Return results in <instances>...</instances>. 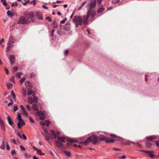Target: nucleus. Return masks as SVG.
I'll return each instance as SVG.
<instances>
[{
  "mask_svg": "<svg viewBox=\"0 0 159 159\" xmlns=\"http://www.w3.org/2000/svg\"><path fill=\"white\" fill-rule=\"evenodd\" d=\"M34 94H33L31 96H29L28 99V102L30 104H32L33 102H38V98L35 96Z\"/></svg>",
  "mask_w": 159,
  "mask_h": 159,
  "instance_id": "nucleus-7",
  "label": "nucleus"
},
{
  "mask_svg": "<svg viewBox=\"0 0 159 159\" xmlns=\"http://www.w3.org/2000/svg\"><path fill=\"white\" fill-rule=\"evenodd\" d=\"M1 2L4 6L6 7L7 6V4L6 3V0H1Z\"/></svg>",
  "mask_w": 159,
  "mask_h": 159,
  "instance_id": "nucleus-33",
  "label": "nucleus"
},
{
  "mask_svg": "<svg viewBox=\"0 0 159 159\" xmlns=\"http://www.w3.org/2000/svg\"><path fill=\"white\" fill-rule=\"evenodd\" d=\"M90 2L88 4V6L89 7L87 12H89L90 10H94V8L95 7L97 0H89Z\"/></svg>",
  "mask_w": 159,
  "mask_h": 159,
  "instance_id": "nucleus-4",
  "label": "nucleus"
},
{
  "mask_svg": "<svg viewBox=\"0 0 159 159\" xmlns=\"http://www.w3.org/2000/svg\"><path fill=\"white\" fill-rule=\"evenodd\" d=\"M7 86L8 89H10L12 88V85L11 84L7 83Z\"/></svg>",
  "mask_w": 159,
  "mask_h": 159,
  "instance_id": "nucleus-35",
  "label": "nucleus"
},
{
  "mask_svg": "<svg viewBox=\"0 0 159 159\" xmlns=\"http://www.w3.org/2000/svg\"><path fill=\"white\" fill-rule=\"evenodd\" d=\"M89 18V12L87 11V16H86L84 15L82 19V22L84 25H86L88 24V20Z\"/></svg>",
  "mask_w": 159,
  "mask_h": 159,
  "instance_id": "nucleus-8",
  "label": "nucleus"
},
{
  "mask_svg": "<svg viewBox=\"0 0 159 159\" xmlns=\"http://www.w3.org/2000/svg\"><path fill=\"white\" fill-rule=\"evenodd\" d=\"M33 94H34V92L32 90H31L30 89H28L27 91V95L29 96H30L31 95H33Z\"/></svg>",
  "mask_w": 159,
  "mask_h": 159,
  "instance_id": "nucleus-21",
  "label": "nucleus"
},
{
  "mask_svg": "<svg viewBox=\"0 0 159 159\" xmlns=\"http://www.w3.org/2000/svg\"><path fill=\"white\" fill-rule=\"evenodd\" d=\"M29 119L30 121L32 123H34V120H33V119L31 118V116H29Z\"/></svg>",
  "mask_w": 159,
  "mask_h": 159,
  "instance_id": "nucleus-47",
  "label": "nucleus"
},
{
  "mask_svg": "<svg viewBox=\"0 0 159 159\" xmlns=\"http://www.w3.org/2000/svg\"><path fill=\"white\" fill-rule=\"evenodd\" d=\"M21 114L20 113H19L18 114V119L19 121H24L22 119L21 117Z\"/></svg>",
  "mask_w": 159,
  "mask_h": 159,
  "instance_id": "nucleus-30",
  "label": "nucleus"
},
{
  "mask_svg": "<svg viewBox=\"0 0 159 159\" xmlns=\"http://www.w3.org/2000/svg\"><path fill=\"white\" fill-rule=\"evenodd\" d=\"M33 148L34 150H35L40 155H43L45 154L44 153L42 152L41 151L40 149H39L35 147H33Z\"/></svg>",
  "mask_w": 159,
  "mask_h": 159,
  "instance_id": "nucleus-12",
  "label": "nucleus"
},
{
  "mask_svg": "<svg viewBox=\"0 0 159 159\" xmlns=\"http://www.w3.org/2000/svg\"><path fill=\"white\" fill-rule=\"evenodd\" d=\"M104 10V8L103 7H101L99 8L98 12V13L101 12L103 11Z\"/></svg>",
  "mask_w": 159,
  "mask_h": 159,
  "instance_id": "nucleus-36",
  "label": "nucleus"
},
{
  "mask_svg": "<svg viewBox=\"0 0 159 159\" xmlns=\"http://www.w3.org/2000/svg\"><path fill=\"white\" fill-rule=\"evenodd\" d=\"M10 44V41H9L8 42L7 44L9 45L6 48V52H8L10 50V49L11 48V46H10L9 45Z\"/></svg>",
  "mask_w": 159,
  "mask_h": 159,
  "instance_id": "nucleus-26",
  "label": "nucleus"
},
{
  "mask_svg": "<svg viewBox=\"0 0 159 159\" xmlns=\"http://www.w3.org/2000/svg\"><path fill=\"white\" fill-rule=\"evenodd\" d=\"M145 145L148 148H150L151 147L152 145V144L149 142H147L145 143Z\"/></svg>",
  "mask_w": 159,
  "mask_h": 159,
  "instance_id": "nucleus-28",
  "label": "nucleus"
},
{
  "mask_svg": "<svg viewBox=\"0 0 159 159\" xmlns=\"http://www.w3.org/2000/svg\"><path fill=\"white\" fill-rule=\"evenodd\" d=\"M29 20L27 19L23 16H20L19 19L18 24H19L25 25L27 24L29 22Z\"/></svg>",
  "mask_w": 159,
  "mask_h": 159,
  "instance_id": "nucleus-5",
  "label": "nucleus"
},
{
  "mask_svg": "<svg viewBox=\"0 0 159 159\" xmlns=\"http://www.w3.org/2000/svg\"><path fill=\"white\" fill-rule=\"evenodd\" d=\"M101 136L99 138V139L100 141H105L107 143H113L116 140H120V138L119 137H117L116 135L111 134L110 136L112 138H116V139H109L108 138L106 137L103 136V135H100Z\"/></svg>",
  "mask_w": 159,
  "mask_h": 159,
  "instance_id": "nucleus-2",
  "label": "nucleus"
},
{
  "mask_svg": "<svg viewBox=\"0 0 159 159\" xmlns=\"http://www.w3.org/2000/svg\"><path fill=\"white\" fill-rule=\"evenodd\" d=\"M5 71L6 72V73L7 75H8L9 74V71L6 68H5Z\"/></svg>",
  "mask_w": 159,
  "mask_h": 159,
  "instance_id": "nucleus-60",
  "label": "nucleus"
},
{
  "mask_svg": "<svg viewBox=\"0 0 159 159\" xmlns=\"http://www.w3.org/2000/svg\"><path fill=\"white\" fill-rule=\"evenodd\" d=\"M25 156V157H30V155H29L27 153H25L24 154Z\"/></svg>",
  "mask_w": 159,
  "mask_h": 159,
  "instance_id": "nucleus-58",
  "label": "nucleus"
},
{
  "mask_svg": "<svg viewBox=\"0 0 159 159\" xmlns=\"http://www.w3.org/2000/svg\"><path fill=\"white\" fill-rule=\"evenodd\" d=\"M57 139L58 141H56L55 142L56 146L59 148H61L63 146V143L65 142L66 141L70 143L76 142L75 139H72L65 136L58 137Z\"/></svg>",
  "mask_w": 159,
  "mask_h": 159,
  "instance_id": "nucleus-1",
  "label": "nucleus"
},
{
  "mask_svg": "<svg viewBox=\"0 0 159 159\" xmlns=\"http://www.w3.org/2000/svg\"><path fill=\"white\" fill-rule=\"evenodd\" d=\"M21 112L23 115L26 116H28V113L27 111H25V109L21 111Z\"/></svg>",
  "mask_w": 159,
  "mask_h": 159,
  "instance_id": "nucleus-29",
  "label": "nucleus"
},
{
  "mask_svg": "<svg viewBox=\"0 0 159 159\" xmlns=\"http://www.w3.org/2000/svg\"><path fill=\"white\" fill-rule=\"evenodd\" d=\"M119 1L120 0H113L112 1V2L113 4L115 5L119 3Z\"/></svg>",
  "mask_w": 159,
  "mask_h": 159,
  "instance_id": "nucleus-32",
  "label": "nucleus"
},
{
  "mask_svg": "<svg viewBox=\"0 0 159 159\" xmlns=\"http://www.w3.org/2000/svg\"><path fill=\"white\" fill-rule=\"evenodd\" d=\"M35 75H36L35 73H32L30 75V77L31 78L34 77L35 76Z\"/></svg>",
  "mask_w": 159,
  "mask_h": 159,
  "instance_id": "nucleus-46",
  "label": "nucleus"
},
{
  "mask_svg": "<svg viewBox=\"0 0 159 159\" xmlns=\"http://www.w3.org/2000/svg\"><path fill=\"white\" fill-rule=\"evenodd\" d=\"M40 124L43 126L45 125V121L44 122H43V121L41 122Z\"/></svg>",
  "mask_w": 159,
  "mask_h": 159,
  "instance_id": "nucleus-59",
  "label": "nucleus"
},
{
  "mask_svg": "<svg viewBox=\"0 0 159 159\" xmlns=\"http://www.w3.org/2000/svg\"><path fill=\"white\" fill-rule=\"evenodd\" d=\"M50 131L52 134L54 136L55 138L57 137V136L59 135L60 134V132L58 131H57L55 132L54 130L51 129Z\"/></svg>",
  "mask_w": 159,
  "mask_h": 159,
  "instance_id": "nucleus-9",
  "label": "nucleus"
},
{
  "mask_svg": "<svg viewBox=\"0 0 159 159\" xmlns=\"http://www.w3.org/2000/svg\"><path fill=\"white\" fill-rule=\"evenodd\" d=\"M11 93L12 95V97L14 100L15 101H16V95H15V93L14 92V91L13 90H12L11 91Z\"/></svg>",
  "mask_w": 159,
  "mask_h": 159,
  "instance_id": "nucleus-34",
  "label": "nucleus"
},
{
  "mask_svg": "<svg viewBox=\"0 0 159 159\" xmlns=\"http://www.w3.org/2000/svg\"><path fill=\"white\" fill-rule=\"evenodd\" d=\"M32 4L34 6L36 5V2H35V0H33L30 3V4Z\"/></svg>",
  "mask_w": 159,
  "mask_h": 159,
  "instance_id": "nucleus-51",
  "label": "nucleus"
},
{
  "mask_svg": "<svg viewBox=\"0 0 159 159\" xmlns=\"http://www.w3.org/2000/svg\"><path fill=\"white\" fill-rule=\"evenodd\" d=\"M100 137H98L97 136L93 135L88 138L84 142H81V143H84L85 145H87L89 143L92 142L93 143L95 144L97 142L98 138L100 140V139H99Z\"/></svg>",
  "mask_w": 159,
  "mask_h": 159,
  "instance_id": "nucleus-3",
  "label": "nucleus"
},
{
  "mask_svg": "<svg viewBox=\"0 0 159 159\" xmlns=\"http://www.w3.org/2000/svg\"><path fill=\"white\" fill-rule=\"evenodd\" d=\"M36 114L38 115L39 116H43L44 114V113L43 111H40L37 112Z\"/></svg>",
  "mask_w": 159,
  "mask_h": 159,
  "instance_id": "nucleus-27",
  "label": "nucleus"
},
{
  "mask_svg": "<svg viewBox=\"0 0 159 159\" xmlns=\"http://www.w3.org/2000/svg\"><path fill=\"white\" fill-rule=\"evenodd\" d=\"M4 42V39H2L1 40H0V44L1 45L2 43H3Z\"/></svg>",
  "mask_w": 159,
  "mask_h": 159,
  "instance_id": "nucleus-62",
  "label": "nucleus"
},
{
  "mask_svg": "<svg viewBox=\"0 0 159 159\" xmlns=\"http://www.w3.org/2000/svg\"><path fill=\"white\" fill-rule=\"evenodd\" d=\"M32 108L34 111H36L38 110L37 105L35 104H34L32 106Z\"/></svg>",
  "mask_w": 159,
  "mask_h": 159,
  "instance_id": "nucleus-23",
  "label": "nucleus"
},
{
  "mask_svg": "<svg viewBox=\"0 0 159 159\" xmlns=\"http://www.w3.org/2000/svg\"><path fill=\"white\" fill-rule=\"evenodd\" d=\"M89 17L90 15H91V17L92 18H93L95 16L96 14L95 11L94 10H92L91 11L90 10V11L89 12Z\"/></svg>",
  "mask_w": 159,
  "mask_h": 159,
  "instance_id": "nucleus-14",
  "label": "nucleus"
},
{
  "mask_svg": "<svg viewBox=\"0 0 159 159\" xmlns=\"http://www.w3.org/2000/svg\"><path fill=\"white\" fill-rule=\"evenodd\" d=\"M22 139H24V140H26V139H27V138H26V136L24 134H22Z\"/></svg>",
  "mask_w": 159,
  "mask_h": 159,
  "instance_id": "nucleus-56",
  "label": "nucleus"
},
{
  "mask_svg": "<svg viewBox=\"0 0 159 159\" xmlns=\"http://www.w3.org/2000/svg\"><path fill=\"white\" fill-rule=\"evenodd\" d=\"M0 148L3 150H4L5 149V143H2V145H1V146L0 147Z\"/></svg>",
  "mask_w": 159,
  "mask_h": 159,
  "instance_id": "nucleus-37",
  "label": "nucleus"
},
{
  "mask_svg": "<svg viewBox=\"0 0 159 159\" xmlns=\"http://www.w3.org/2000/svg\"><path fill=\"white\" fill-rule=\"evenodd\" d=\"M44 136H45V139L47 140L48 141L50 139V135L49 134H45V135H44Z\"/></svg>",
  "mask_w": 159,
  "mask_h": 159,
  "instance_id": "nucleus-25",
  "label": "nucleus"
},
{
  "mask_svg": "<svg viewBox=\"0 0 159 159\" xmlns=\"http://www.w3.org/2000/svg\"><path fill=\"white\" fill-rule=\"evenodd\" d=\"M26 78L25 77H23L20 80V84H22L24 81H25V80Z\"/></svg>",
  "mask_w": 159,
  "mask_h": 159,
  "instance_id": "nucleus-41",
  "label": "nucleus"
},
{
  "mask_svg": "<svg viewBox=\"0 0 159 159\" xmlns=\"http://www.w3.org/2000/svg\"><path fill=\"white\" fill-rule=\"evenodd\" d=\"M33 17V15L32 13H29V19H32Z\"/></svg>",
  "mask_w": 159,
  "mask_h": 159,
  "instance_id": "nucleus-43",
  "label": "nucleus"
},
{
  "mask_svg": "<svg viewBox=\"0 0 159 159\" xmlns=\"http://www.w3.org/2000/svg\"><path fill=\"white\" fill-rule=\"evenodd\" d=\"M20 148L21 150L22 151H24L25 150V148L22 145L20 146Z\"/></svg>",
  "mask_w": 159,
  "mask_h": 159,
  "instance_id": "nucleus-42",
  "label": "nucleus"
},
{
  "mask_svg": "<svg viewBox=\"0 0 159 159\" xmlns=\"http://www.w3.org/2000/svg\"><path fill=\"white\" fill-rule=\"evenodd\" d=\"M9 59L11 64L14 63L15 60V57L14 55H10V56Z\"/></svg>",
  "mask_w": 159,
  "mask_h": 159,
  "instance_id": "nucleus-13",
  "label": "nucleus"
},
{
  "mask_svg": "<svg viewBox=\"0 0 159 159\" xmlns=\"http://www.w3.org/2000/svg\"><path fill=\"white\" fill-rule=\"evenodd\" d=\"M157 136L155 135L150 136L146 137V138L147 140L152 141L153 139L156 138Z\"/></svg>",
  "mask_w": 159,
  "mask_h": 159,
  "instance_id": "nucleus-16",
  "label": "nucleus"
},
{
  "mask_svg": "<svg viewBox=\"0 0 159 159\" xmlns=\"http://www.w3.org/2000/svg\"><path fill=\"white\" fill-rule=\"evenodd\" d=\"M102 0H97V1L98 3V4L100 5L101 4Z\"/></svg>",
  "mask_w": 159,
  "mask_h": 159,
  "instance_id": "nucleus-63",
  "label": "nucleus"
},
{
  "mask_svg": "<svg viewBox=\"0 0 159 159\" xmlns=\"http://www.w3.org/2000/svg\"><path fill=\"white\" fill-rule=\"evenodd\" d=\"M36 16L38 18L39 20H43V18L42 17V16L41 14L39 12H36Z\"/></svg>",
  "mask_w": 159,
  "mask_h": 159,
  "instance_id": "nucleus-18",
  "label": "nucleus"
},
{
  "mask_svg": "<svg viewBox=\"0 0 159 159\" xmlns=\"http://www.w3.org/2000/svg\"><path fill=\"white\" fill-rule=\"evenodd\" d=\"M7 14L8 16L9 17H11L14 15V14L11 11H8L7 12Z\"/></svg>",
  "mask_w": 159,
  "mask_h": 159,
  "instance_id": "nucleus-22",
  "label": "nucleus"
},
{
  "mask_svg": "<svg viewBox=\"0 0 159 159\" xmlns=\"http://www.w3.org/2000/svg\"><path fill=\"white\" fill-rule=\"evenodd\" d=\"M11 141H12L15 144H16V142L15 139H11Z\"/></svg>",
  "mask_w": 159,
  "mask_h": 159,
  "instance_id": "nucleus-57",
  "label": "nucleus"
},
{
  "mask_svg": "<svg viewBox=\"0 0 159 159\" xmlns=\"http://www.w3.org/2000/svg\"><path fill=\"white\" fill-rule=\"evenodd\" d=\"M22 93L23 94V96L24 97H25L27 95V91L26 89L24 87L22 88Z\"/></svg>",
  "mask_w": 159,
  "mask_h": 159,
  "instance_id": "nucleus-20",
  "label": "nucleus"
},
{
  "mask_svg": "<svg viewBox=\"0 0 159 159\" xmlns=\"http://www.w3.org/2000/svg\"><path fill=\"white\" fill-rule=\"evenodd\" d=\"M25 85L28 89H30L32 87V84L31 83L28 81H26L25 82Z\"/></svg>",
  "mask_w": 159,
  "mask_h": 159,
  "instance_id": "nucleus-11",
  "label": "nucleus"
},
{
  "mask_svg": "<svg viewBox=\"0 0 159 159\" xmlns=\"http://www.w3.org/2000/svg\"><path fill=\"white\" fill-rule=\"evenodd\" d=\"M39 116L40 119L42 120H44V119L45 118L44 117V116Z\"/></svg>",
  "mask_w": 159,
  "mask_h": 159,
  "instance_id": "nucleus-55",
  "label": "nucleus"
},
{
  "mask_svg": "<svg viewBox=\"0 0 159 159\" xmlns=\"http://www.w3.org/2000/svg\"><path fill=\"white\" fill-rule=\"evenodd\" d=\"M131 143H133V144H134V142H131L130 141H128L126 142V144H127V145H130Z\"/></svg>",
  "mask_w": 159,
  "mask_h": 159,
  "instance_id": "nucleus-44",
  "label": "nucleus"
},
{
  "mask_svg": "<svg viewBox=\"0 0 159 159\" xmlns=\"http://www.w3.org/2000/svg\"><path fill=\"white\" fill-rule=\"evenodd\" d=\"M25 125V123L24 121H20L17 123V125L18 128L20 129L21 126H23Z\"/></svg>",
  "mask_w": 159,
  "mask_h": 159,
  "instance_id": "nucleus-15",
  "label": "nucleus"
},
{
  "mask_svg": "<svg viewBox=\"0 0 159 159\" xmlns=\"http://www.w3.org/2000/svg\"><path fill=\"white\" fill-rule=\"evenodd\" d=\"M18 69V68L16 66H15L13 68V71L14 72H15Z\"/></svg>",
  "mask_w": 159,
  "mask_h": 159,
  "instance_id": "nucleus-50",
  "label": "nucleus"
},
{
  "mask_svg": "<svg viewBox=\"0 0 159 159\" xmlns=\"http://www.w3.org/2000/svg\"><path fill=\"white\" fill-rule=\"evenodd\" d=\"M14 76H12L11 78L10 79L11 81H12V82L14 83Z\"/></svg>",
  "mask_w": 159,
  "mask_h": 159,
  "instance_id": "nucleus-61",
  "label": "nucleus"
},
{
  "mask_svg": "<svg viewBox=\"0 0 159 159\" xmlns=\"http://www.w3.org/2000/svg\"><path fill=\"white\" fill-rule=\"evenodd\" d=\"M148 154L151 158H153L154 157V152L153 151H149V152H148Z\"/></svg>",
  "mask_w": 159,
  "mask_h": 159,
  "instance_id": "nucleus-24",
  "label": "nucleus"
},
{
  "mask_svg": "<svg viewBox=\"0 0 159 159\" xmlns=\"http://www.w3.org/2000/svg\"><path fill=\"white\" fill-rule=\"evenodd\" d=\"M7 120L9 124L10 125H12L13 124V122L12 120L11 119L10 117L8 115L7 118Z\"/></svg>",
  "mask_w": 159,
  "mask_h": 159,
  "instance_id": "nucleus-17",
  "label": "nucleus"
},
{
  "mask_svg": "<svg viewBox=\"0 0 159 159\" xmlns=\"http://www.w3.org/2000/svg\"><path fill=\"white\" fill-rule=\"evenodd\" d=\"M50 124V122L48 120H45V125H46L48 127Z\"/></svg>",
  "mask_w": 159,
  "mask_h": 159,
  "instance_id": "nucleus-40",
  "label": "nucleus"
},
{
  "mask_svg": "<svg viewBox=\"0 0 159 159\" xmlns=\"http://www.w3.org/2000/svg\"><path fill=\"white\" fill-rule=\"evenodd\" d=\"M73 21L76 24V27L77 25H81L82 24V19L80 16H75L73 18Z\"/></svg>",
  "mask_w": 159,
  "mask_h": 159,
  "instance_id": "nucleus-6",
  "label": "nucleus"
},
{
  "mask_svg": "<svg viewBox=\"0 0 159 159\" xmlns=\"http://www.w3.org/2000/svg\"><path fill=\"white\" fill-rule=\"evenodd\" d=\"M6 146H7V149L8 150H9L10 149V147H9V146L8 143L7 142L6 143Z\"/></svg>",
  "mask_w": 159,
  "mask_h": 159,
  "instance_id": "nucleus-54",
  "label": "nucleus"
},
{
  "mask_svg": "<svg viewBox=\"0 0 159 159\" xmlns=\"http://www.w3.org/2000/svg\"><path fill=\"white\" fill-rule=\"evenodd\" d=\"M70 29V25L69 24H66L64 27L63 29L66 31H69Z\"/></svg>",
  "mask_w": 159,
  "mask_h": 159,
  "instance_id": "nucleus-19",
  "label": "nucleus"
},
{
  "mask_svg": "<svg viewBox=\"0 0 159 159\" xmlns=\"http://www.w3.org/2000/svg\"><path fill=\"white\" fill-rule=\"evenodd\" d=\"M54 31L55 30L54 29H53L52 30L50 34V35L51 37H53V36Z\"/></svg>",
  "mask_w": 159,
  "mask_h": 159,
  "instance_id": "nucleus-45",
  "label": "nucleus"
},
{
  "mask_svg": "<svg viewBox=\"0 0 159 159\" xmlns=\"http://www.w3.org/2000/svg\"><path fill=\"white\" fill-rule=\"evenodd\" d=\"M18 109V107L17 106H15L13 108V110L14 111H16Z\"/></svg>",
  "mask_w": 159,
  "mask_h": 159,
  "instance_id": "nucleus-52",
  "label": "nucleus"
},
{
  "mask_svg": "<svg viewBox=\"0 0 159 159\" xmlns=\"http://www.w3.org/2000/svg\"><path fill=\"white\" fill-rule=\"evenodd\" d=\"M0 126H1L2 129L4 130H5L6 129V127L5 125L4 124L3 121V120H2L1 117H0Z\"/></svg>",
  "mask_w": 159,
  "mask_h": 159,
  "instance_id": "nucleus-10",
  "label": "nucleus"
},
{
  "mask_svg": "<svg viewBox=\"0 0 159 159\" xmlns=\"http://www.w3.org/2000/svg\"><path fill=\"white\" fill-rule=\"evenodd\" d=\"M26 107H27V109H28V110L29 111L30 110V106L29 105H27Z\"/></svg>",
  "mask_w": 159,
  "mask_h": 159,
  "instance_id": "nucleus-64",
  "label": "nucleus"
},
{
  "mask_svg": "<svg viewBox=\"0 0 159 159\" xmlns=\"http://www.w3.org/2000/svg\"><path fill=\"white\" fill-rule=\"evenodd\" d=\"M22 74V73L21 72H18L17 73V74H16V77L18 78H20V77H21V75Z\"/></svg>",
  "mask_w": 159,
  "mask_h": 159,
  "instance_id": "nucleus-38",
  "label": "nucleus"
},
{
  "mask_svg": "<svg viewBox=\"0 0 159 159\" xmlns=\"http://www.w3.org/2000/svg\"><path fill=\"white\" fill-rule=\"evenodd\" d=\"M64 152L65 153V154L67 156V157H70V152L65 151H64Z\"/></svg>",
  "mask_w": 159,
  "mask_h": 159,
  "instance_id": "nucleus-31",
  "label": "nucleus"
},
{
  "mask_svg": "<svg viewBox=\"0 0 159 159\" xmlns=\"http://www.w3.org/2000/svg\"><path fill=\"white\" fill-rule=\"evenodd\" d=\"M155 143L157 147H159V139L158 140L155 142Z\"/></svg>",
  "mask_w": 159,
  "mask_h": 159,
  "instance_id": "nucleus-53",
  "label": "nucleus"
},
{
  "mask_svg": "<svg viewBox=\"0 0 159 159\" xmlns=\"http://www.w3.org/2000/svg\"><path fill=\"white\" fill-rule=\"evenodd\" d=\"M30 2V1L29 0H27V1H26L25 2H24V3H22L23 5H25L26 4L29 3Z\"/></svg>",
  "mask_w": 159,
  "mask_h": 159,
  "instance_id": "nucleus-48",
  "label": "nucleus"
},
{
  "mask_svg": "<svg viewBox=\"0 0 159 159\" xmlns=\"http://www.w3.org/2000/svg\"><path fill=\"white\" fill-rule=\"evenodd\" d=\"M16 134L18 136H19L20 138L21 139H22V137L21 135V134H20V132L18 131L17 133H16Z\"/></svg>",
  "mask_w": 159,
  "mask_h": 159,
  "instance_id": "nucleus-49",
  "label": "nucleus"
},
{
  "mask_svg": "<svg viewBox=\"0 0 159 159\" xmlns=\"http://www.w3.org/2000/svg\"><path fill=\"white\" fill-rule=\"evenodd\" d=\"M57 33L59 35H62V34H64L65 33L64 32V31H61V30H60V31H59V30L57 31Z\"/></svg>",
  "mask_w": 159,
  "mask_h": 159,
  "instance_id": "nucleus-39",
  "label": "nucleus"
}]
</instances>
